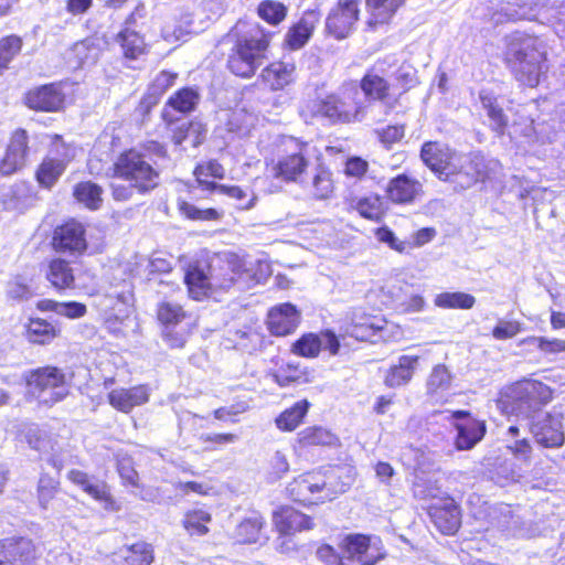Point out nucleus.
<instances>
[{
	"mask_svg": "<svg viewBox=\"0 0 565 565\" xmlns=\"http://www.w3.org/2000/svg\"><path fill=\"white\" fill-rule=\"evenodd\" d=\"M7 295L13 300H26L32 296L31 288L25 278L17 276L8 281Z\"/></svg>",
	"mask_w": 565,
	"mask_h": 565,
	"instance_id": "nucleus-62",
	"label": "nucleus"
},
{
	"mask_svg": "<svg viewBox=\"0 0 565 565\" xmlns=\"http://www.w3.org/2000/svg\"><path fill=\"white\" fill-rule=\"evenodd\" d=\"M274 523L281 534H292L313 526L312 520L291 507H282L274 513Z\"/></svg>",
	"mask_w": 565,
	"mask_h": 565,
	"instance_id": "nucleus-28",
	"label": "nucleus"
},
{
	"mask_svg": "<svg viewBox=\"0 0 565 565\" xmlns=\"http://www.w3.org/2000/svg\"><path fill=\"white\" fill-rule=\"evenodd\" d=\"M366 3L373 17L383 23L402 6V0H366Z\"/></svg>",
	"mask_w": 565,
	"mask_h": 565,
	"instance_id": "nucleus-55",
	"label": "nucleus"
},
{
	"mask_svg": "<svg viewBox=\"0 0 565 565\" xmlns=\"http://www.w3.org/2000/svg\"><path fill=\"white\" fill-rule=\"evenodd\" d=\"M322 342L318 334L307 333L292 344L291 351L303 358H316L322 349Z\"/></svg>",
	"mask_w": 565,
	"mask_h": 565,
	"instance_id": "nucleus-49",
	"label": "nucleus"
},
{
	"mask_svg": "<svg viewBox=\"0 0 565 565\" xmlns=\"http://www.w3.org/2000/svg\"><path fill=\"white\" fill-rule=\"evenodd\" d=\"M341 548L350 559L363 565H374L384 557L381 540L376 536L363 534L347 535L341 542Z\"/></svg>",
	"mask_w": 565,
	"mask_h": 565,
	"instance_id": "nucleus-13",
	"label": "nucleus"
},
{
	"mask_svg": "<svg viewBox=\"0 0 565 565\" xmlns=\"http://www.w3.org/2000/svg\"><path fill=\"white\" fill-rule=\"evenodd\" d=\"M255 117L253 114L245 111L244 109H235L231 113L227 127L231 131L238 134H246L254 126Z\"/></svg>",
	"mask_w": 565,
	"mask_h": 565,
	"instance_id": "nucleus-58",
	"label": "nucleus"
},
{
	"mask_svg": "<svg viewBox=\"0 0 565 565\" xmlns=\"http://www.w3.org/2000/svg\"><path fill=\"white\" fill-rule=\"evenodd\" d=\"M30 393L40 404L53 406L70 393L65 373L56 366H43L32 370L26 376Z\"/></svg>",
	"mask_w": 565,
	"mask_h": 565,
	"instance_id": "nucleus-6",
	"label": "nucleus"
},
{
	"mask_svg": "<svg viewBox=\"0 0 565 565\" xmlns=\"http://www.w3.org/2000/svg\"><path fill=\"white\" fill-rule=\"evenodd\" d=\"M302 446H333L338 438L329 429L320 426L307 427L298 434Z\"/></svg>",
	"mask_w": 565,
	"mask_h": 565,
	"instance_id": "nucleus-39",
	"label": "nucleus"
},
{
	"mask_svg": "<svg viewBox=\"0 0 565 565\" xmlns=\"http://www.w3.org/2000/svg\"><path fill=\"white\" fill-rule=\"evenodd\" d=\"M551 398L552 391L547 385L536 380L524 379L504 387L498 405L503 414L527 420Z\"/></svg>",
	"mask_w": 565,
	"mask_h": 565,
	"instance_id": "nucleus-3",
	"label": "nucleus"
},
{
	"mask_svg": "<svg viewBox=\"0 0 565 565\" xmlns=\"http://www.w3.org/2000/svg\"><path fill=\"white\" fill-rule=\"evenodd\" d=\"M263 519L258 515L242 521L236 527V539L241 543H254L258 540Z\"/></svg>",
	"mask_w": 565,
	"mask_h": 565,
	"instance_id": "nucleus-51",
	"label": "nucleus"
},
{
	"mask_svg": "<svg viewBox=\"0 0 565 565\" xmlns=\"http://www.w3.org/2000/svg\"><path fill=\"white\" fill-rule=\"evenodd\" d=\"M127 565H151L153 562V550L146 542H138L127 548L125 554Z\"/></svg>",
	"mask_w": 565,
	"mask_h": 565,
	"instance_id": "nucleus-50",
	"label": "nucleus"
},
{
	"mask_svg": "<svg viewBox=\"0 0 565 565\" xmlns=\"http://www.w3.org/2000/svg\"><path fill=\"white\" fill-rule=\"evenodd\" d=\"M451 417L461 420L455 424L458 431L456 438L457 449L469 450L483 438L486 434L484 422L472 418L466 411L454 412Z\"/></svg>",
	"mask_w": 565,
	"mask_h": 565,
	"instance_id": "nucleus-18",
	"label": "nucleus"
},
{
	"mask_svg": "<svg viewBox=\"0 0 565 565\" xmlns=\"http://www.w3.org/2000/svg\"><path fill=\"white\" fill-rule=\"evenodd\" d=\"M313 194L318 199H327L333 192L332 174L329 170L320 167L312 181Z\"/></svg>",
	"mask_w": 565,
	"mask_h": 565,
	"instance_id": "nucleus-57",
	"label": "nucleus"
},
{
	"mask_svg": "<svg viewBox=\"0 0 565 565\" xmlns=\"http://www.w3.org/2000/svg\"><path fill=\"white\" fill-rule=\"evenodd\" d=\"M363 92V99L383 100L387 96L388 85L386 81L376 74H366L359 85Z\"/></svg>",
	"mask_w": 565,
	"mask_h": 565,
	"instance_id": "nucleus-43",
	"label": "nucleus"
},
{
	"mask_svg": "<svg viewBox=\"0 0 565 565\" xmlns=\"http://www.w3.org/2000/svg\"><path fill=\"white\" fill-rule=\"evenodd\" d=\"M235 33L227 67L236 76L250 78L267 60L270 34L258 23L243 22L236 24Z\"/></svg>",
	"mask_w": 565,
	"mask_h": 565,
	"instance_id": "nucleus-2",
	"label": "nucleus"
},
{
	"mask_svg": "<svg viewBox=\"0 0 565 565\" xmlns=\"http://www.w3.org/2000/svg\"><path fill=\"white\" fill-rule=\"evenodd\" d=\"M521 12L515 11L514 13H510V17L514 20H536L542 23L551 22L555 33L559 38L565 39V3H562L558 7H545V9L541 11H535L533 7L525 8V6H521Z\"/></svg>",
	"mask_w": 565,
	"mask_h": 565,
	"instance_id": "nucleus-20",
	"label": "nucleus"
},
{
	"mask_svg": "<svg viewBox=\"0 0 565 565\" xmlns=\"http://www.w3.org/2000/svg\"><path fill=\"white\" fill-rule=\"evenodd\" d=\"M60 490V482L57 479L47 475H42L38 483V500L42 509L47 510L50 503L55 499Z\"/></svg>",
	"mask_w": 565,
	"mask_h": 565,
	"instance_id": "nucleus-54",
	"label": "nucleus"
},
{
	"mask_svg": "<svg viewBox=\"0 0 565 565\" xmlns=\"http://www.w3.org/2000/svg\"><path fill=\"white\" fill-rule=\"evenodd\" d=\"M178 206L180 212L189 220L216 221L221 217V213L215 209H199L186 201H179Z\"/></svg>",
	"mask_w": 565,
	"mask_h": 565,
	"instance_id": "nucleus-56",
	"label": "nucleus"
},
{
	"mask_svg": "<svg viewBox=\"0 0 565 565\" xmlns=\"http://www.w3.org/2000/svg\"><path fill=\"white\" fill-rule=\"evenodd\" d=\"M388 199L393 203L409 204L420 199L424 194L423 184L407 174L393 178L386 188Z\"/></svg>",
	"mask_w": 565,
	"mask_h": 565,
	"instance_id": "nucleus-21",
	"label": "nucleus"
},
{
	"mask_svg": "<svg viewBox=\"0 0 565 565\" xmlns=\"http://www.w3.org/2000/svg\"><path fill=\"white\" fill-rule=\"evenodd\" d=\"M564 415L554 407L546 413H537L527 419V427L536 444L544 448H558L565 443Z\"/></svg>",
	"mask_w": 565,
	"mask_h": 565,
	"instance_id": "nucleus-10",
	"label": "nucleus"
},
{
	"mask_svg": "<svg viewBox=\"0 0 565 565\" xmlns=\"http://www.w3.org/2000/svg\"><path fill=\"white\" fill-rule=\"evenodd\" d=\"M211 276H218L221 280H228V285L221 290H227L233 285L248 286L250 282H259L269 273V265L263 260H252L234 257L220 267L207 266ZM218 288H214L217 290Z\"/></svg>",
	"mask_w": 565,
	"mask_h": 565,
	"instance_id": "nucleus-8",
	"label": "nucleus"
},
{
	"mask_svg": "<svg viewBox=\"0 0 565 565\" xmlns=\"http://www.w3.org/2000/svg\"><path fill=\"white\" fill-rule=\"evenodd\" d=\"M449 149L450 148L444 143L428 141L423 145L420 157L425 164L438 174L447 156H449Z\"/></svg>",
	"mask_w": 565,
	"mask_h": 565,
	"instance_id": "nucleus-38",
	"label": "nucleus"
},
{
	"mask_svg": "<svg viewBox=\"0 0 565 565\" xmlns=\"http://www.w3.org/2000/svg\"><path fill=\"white\" fill-rule=\"evenodd\" d=\"M300 320V311L289 302L273 307L267 315L268 329L271 334L277 337L292 333L298 328Z\"/></svg>",
	"mask_w": 565,
	"mask_h": 565,
	"instance_id": "nucleus-19",
	"label": "nucleus"
},
{
	"mask_svg": "<svg viewBox=\"0 0 565 565\" xmlns=\"http://www.w3.org/2000/svg\"><path fill=\"white\" fill-rule=\"evenodd\" d=\"M22 40L17 35H9L0 40V75L8 68L10 62L20 53Z\"/></svg>",
	"mask_w": 565,
	"mask_h": 565,
	"instance_id": "nucleus-53",
	"label": "nucleus"
},
{
	"mask_svg": "<svg viewBox=\"0 0 565 565\" xmlns=\"http://www.w3.org/2000/svg\"><path fill=\"white\" fill-rule=\"evenodd\" d=\"M211 184L213 185V190H217L218 192L235 200L239 209L249 210L254 207L257 196L253 192L242 189L238 185Z\"/></svg>",
	"mask_w": 565,
	"mask_h": 565,
	"instance_id": "nucleus-46",
	"label": "nucleus"
},
{
	"mask_svg": "<svg viewBox=\"0 0 565 565\" xmlns=\"http://www.w3.org/2000/svg\"><path fill=\"white\" fill-rule=\"evenodd\" d=\"M451 381L452 376L449 370L445 365L438 364L427 379V391L429 394L445 392L450 387Z\"/></svg>",
	"mask_w": 565,
	"mask_h": 565,
	"instance_id": "nucleus-52",
	"label": "nucleus"
},
{
	"mask_svg": "<svg viewBox=\"0 0 565 565\" xmlns=\"http://www.w3.org/2000/svg\"><path fill=\"white\" fill-rule=\"evenodd\" d=\"M157 317L162 326L163 341L170 348H183L190 334L189 323L183 324L189 318L183 308L175 302L161 301L157 308Z\"/></svg>",
	"mask_w": 565,
	"mask_h": 565,
	"instance_id": "nucleus-9",
	"label": "nucleus"
},
{
	"mask_svg": "<svg viewBox=\"0 0 565 565\" xmlns=\"http://www.w3.org/2000/svg\"><path fill=\"white\" fill-rule=\"evenodd\" d=\"M67 479L81 487L93 499L103 503L105 509L118 510L105 482H94L86 472L77 469L68 471Z\"/></svg>",
	"mask_w": 565,
	"mask_h": 565,
	"instance_id": "nucleus-26",
	"label": "nucleus"
},
{
	"mask_svg": "<svg viewBox=\"0 0 565 565\" xmlns=\"http://www.w3.org/2000/svg\"><path fill=\"white\" fill-rule=\"evenodd\" d=\"M475 303L476 298L472 295L461 291L443 292L435 298V305L444 309H470Z\"/></svg>",
	"mask_w": 565,
	"mask_h": 565,
	"instance_id": "nucleus-44",
	"label": "nucleus"
},
{
	"mask_svg": "<svg viewBox=\"0 0 565 565\" xmlns=\"http://www.w3.org/2000/svg\"><path fill=\"white\" fill-rule=\"evenodd\" d=\"M194 174L200 184L204 185L206 190H213L212 182L205 181L203 177L223 178L224 168L216 161H209L206 164L196 167Z\"/></svg>",
	"mask_w": 565,
	"mask_h": 565,
	"instance_id": "nucleus-61",
	"label": "nucleus"
},
{
	"mask_svg": "<svg viewBox=\"0 0 565 565\" xmlns=\"http://www.w3.org/2000/svg\"><path fill=\"white\" fill-rule=\"evenodd\" d=\"M189 295L194 300H202L214 292V288H224L228 280L211 276V271L199 264L190 265L184 276Z\"/></svg>",
	"mask_w": 565,
	"mask_h": 565,
	"instance_id": "nucleus-16",
	"label": "nucleus"
},
{
	"mask_svg": "<svg viewBox=\"0 0 565 565\" xmlns=\"http://www.w3.org/2000/svg\"><path fill=\"white\" fill-rule=\"evenodd\" d=\"M317 113L333 122L361 121L366 114V104L356 82L344 83L337 93L317 104Z\"/></svg>",
	"mask_w": 565,
	"mask_h": 565,
	"instance_id": "nucleus-4",
	"label": "nucleus"
},
{
	"mask_svg": "<svg viewBox=\"0 0 565 565\" xmlns=\"http://www.w3.org/2000/svg\"><path fill=\"white\" fill-rule=\"evenodd\" d=\"M61 334L56 323L42 318H30L25 324V338L30 343L47 345Z\"/></svg>",
	"mask_w": 565,
	"mask_h": 565,
	"instance_id": "nucleus-32",
	"label": "nucleus"
},
{
	"mask_svg": "<svg viewBox=\"0 0 565 565\" xmlns=\"http://www.w3.org/2000/svg\"><path fill=\"white\" fill-rule=\"evenodd\" d=\"M356 210L365 218L377 220L383 214L382 200L379 195L360 199L356 203Z\"/></svg>",
	"mask_w": 565,
	"mask_h": 565,
	"instance_id": "nucleus-59",
	"label": "nucleus"
},
{
	"mask_svg": "<svg viewBox=\"0 0 565 565\" xmlns=\"http://www.w3.org/2000/svg\"><path fill=\"white\" fill-rule=\"evenodd\" d=\"M419 362L417 355H402L397 363L391 365L385 375L384 383L388 387L406 385L413 377Z\"/></svg>",
	"mask_w": 565,
	"mask_h": 565,
	"instance_id": "nucleus-33",
	"label": "nucleus"
},
{
	"mask_svg": "<svg viewBox=\"0 0 565 565\" xmlns=\"http://www.w3.org/2000/svg\"><path fill=\"white\" fill-rule=\"evenodd\" d=\"M102 188L93 182H81L74 188L75 199L90 210L99 209L102 200Z\"/></svg>",
	"mask_w": 565,
	"mask_h": 565,
	"instance_id": "nucleus-42",
	"label": "nucleus"
},
{
	"mask_svg": "<svg viewBox=\"0 0 565 565\" xmlns=\"http://www.w3.org/2000/svg\"><path fill=\"white\" fill-rule=\"evenodd\" d=\"M521 425H510L507 429V449L515 459L526 465L531 462L533 447L526 437L520 436Z\"/></svg>",
	"mask_w": 565,
	"mask_h": 565,
	"instance_id": "nucleus-35",
	"label": "nucleus"
},
{
	"mask_svg": "<svg viewBox=\"0 0 565 565\" xmlns=\"http://www.w3.org/2000/svg\"><path fill=\"white\" fill-rule=\"evenodd\" d=\"M319 21L320 14L317 11H306L299 22L287 32L286 44L292 50L301 49L310 39Z\"/></svg>",
	"mask_w": 565,
	"mask_h": 565,
	"instance_id": "nucleus-30",
	"label": "nucleus"
},
{
	"mask_svg": "<svg viewBox=\"0 0 565 565\" xmlns=\"http://www.w3.org/2000/svg\"><path fill=\"white\" fill-rule=\"evenodd\" d=\"M307 145L289 138L284 142V150L273 167V174L287 182H297L307 170Z\"/></svg>",
	"mask_w": 565,
	"mask_h": 565,
	"instance_id": "nucleus-11",
	"label": "nucleus"
},
{
	"mask_svg": "<svg viewBox=\"0 0 565 565\" xmlns=\"http://www.w3.org/2000/svg\"><path fill=\"white\" fill-rule=\"evenodd\" d=\"M0 553V565H15V563H30L36 557L35 546L31 540L7 539Z\"/></svg>",
	"mask_w": 565,
	"mask_h": 565,
	"instance_id": "nucleus-27",
	"label": "nucleus"
},
{
	"mask_svg": "<svg viewBox=\"0 0 565 565\" xmlns=\"http://www.w3.org/2000/svg\"><path fill=\"white\" fill-rule=\"evenodd\" d=\"M211 514L204 510L189 511L183 520V525L190 535H205L209 532L207 523L211 522Z\"/></svg>",
	"mask_w": 565,
	"mask_h": 565,
	"instance_id": "nucleus-48",
	"label": "nucleus"
},
{
	"mask_svg": "<svg viewBox=\"0 0 565 565\" xmlns=\"http://www.w3.org/2000/svg\"><path fill=\"white\" fill-rule=\"evenodd\" d=\"M287 7L275 0H264L257 7L258 17L270 25H278L287 15Z\"/></svg>",
	"mask_w": 565,
	"mask_h": 565,
	"instance_id": "nucleus-47",
	"label": "nucleus"
},
{
	"mask_svg": "<svg viewBox=\"0 0 565 565\" xmlns=\"http://www.w3.org/2000/svg\"><path fill=\"white\" fill-rule=\"evenodd\" d=\"M46 278L58 290L74 287L73 268L66 260L61 258L53 259L49 264Z\"/></svg>",
	"mask_w": 565,
	"mask_h": 565,
	"instance_id": "nucleus-36",
	"label": "nucleus"
},
{
	"mask_svg": "<svg viewBox=\"0 0 565 565\" xmlns=\"http://www.w3.org/2000/svg\"><path fill=\"white\" fill-rule=\"evenodd\" d=\"M84 227L81 223L68 222L54 232L53 246L62 253H82L86 248Z\"/></svg>",
	"mask_w": 565,
	"mask_h": 565,
	"instance_id": "nucleus-23",
	"label": "nucleus"
},
{
	"mask_svg": "<svg viewBox=\"0 0 565 565\" xmlns=\"http://www.w3.org/2000/svg\"><path fill=\"white\" fill-rule=\"evenodd\" d=\"M431 516L444 534H454L460 526V512L454 502L447 503L445 508H436Z\"/></svg>",
	"mask_w": 565,
	"mask_h": 565,
	"instance_id": "nucleus-37",
	"label": "nucleus"
},
{
	"mask_svg": "<svg viewBox=\"0 0 565 565\" xmlns=\"http://www.w3.org/2000/svg\"><path fill=\"white\" fill-rule=\"evenodd\" d=\"M358 19L356 0H339L327 18V32L338 40L345 39L352 32Z\"/></svg>",
	"mask_w": 565,
	"mask_h": 565,
	"instance_id": "nucleus-15",
	"label": "nucleus"
},
{
	"mask_svg": "<svg viewBox=\"0 0 565 565\" xmlns=\"http://www.w3.org/2000/svg\"><path fill=\"white\" fill-rule=\"evenodd\" d=\"M507 62L515 78L529 87H535L547 71V45L539 36L515 32L510 35Z\"/></svg>",
	"mask_w": 565,
	"mask_h": 565,
	"instance_id": "nucleus-1",
	"label": "nucleus"
},
{
	"mask_svg": "<svg viewBox=\"0 0 565 565\" xmlns=\"http://www.w3.org/2000/svg\"><path fill=\"white\" fill-rule=\"evenodd\" d=\"M115 177L128 181L139 193H148L159 184V172L143 157L129 150L121 153L114 164Z\"/></svg>",
	"mask_w": 565,
	"mask_h": 565,
	"instance_id": "nucleus-7",
	"label": "nucleus"
},
{
	"mask_svg": "<svg viewBox=\"0 0 565 565\" xmlns=\"http://www.w3.org/2000/svg\"><path fill=\"white\" fill-rule=\"evenodd\" d=\"M199 93L190 87L182 88L172 95L167 103V106L173 108L179 113H190L194 110L199 103Z\"/></svg>",
	"mask_w": 565,
	"mask_h": 565,
	"instance_id": "nucleus-45",
	"label": "nucleus"
},
{
	"mask_svg": "<svg viewBox=\"0 0 565 565\" xmlns=\"http://www.w3.org/2000/svg\"><path fill=\"white\" fill-rule=\"evenodd\" d=\"M527 342L535 343L537 348L546 354L565 352V340L532 337L527 339Z\"/></svg>",
	"mask_w": 565,
	"mask_h": 565,
	"instance_id": "nucleus-64",
	"label": "nucleus"
},
{
	"mask_svg": "<svg viewBox=\"0 0 565 565\" xmlns=\"http://www.w3.org/2000/svg\"><path fill=\"white\" fill-rule=\"evenodd\" d=\"M100 52V39L86 38L72 46L68 52V63L74 68L93 65L98 60Z\"/></svg>",
	"mask_w": 565,
	"mask_h": 565,
	"instance_id": "nucleus-31",
	"label": "nucleus"
},
{
	"mask_svg": "<svg viewBox=\"0 0 565 565\" xmlns=\"http://www.w3.org/2000/svg\"><path fill=\"white\" fill-rule=\"evenodd\" d=\"M480 100L483 108L487 110L489 119L491 120V127L499 135H502L508 121L502 108L498 106L495 97L490 93L482 90L480 93Z\"/></svg>",
	"mask_w": 565,
	"mask_h": 565,
	"instance_id": "nucleus-41",
	"label": "nucleus"
},
{
	"mask_svg": "<svg viewBox=\"0 0 565 565\" xmlns=\"http://www.w3.org/2000/svg\"><path fill=\"white\" fill-rule=\"evenodd\" d=\"M52 152L57 158L45 159L36 172L39 182L46 188L52 186L64 172L66 164L75 157V148L65 145L60 136H54Z\"/></svg>",
	"mask_w": 565,
	"mask_h": 565,
	"instance_id": "nucleus-14",
	"label": "nucleus"
},
{
	"mask_svg": "<svg viewBox=\"0 0 565 565\" xmlns=\"http://www.w3.org/2000/svg\"><path fill=\"white\" fill-rule=\"evenodd\" d=\"M65 95L58 84H49L30 90L26 94V105L35 110L56 111L64 104Z\"/></svg>",
	"mask_w": 565,
	"mask_h": 565,
	"instance_id": "nucleus-22",
	"label": "nucleus"
},
{
	"mask_svg": "<svg viewBox=\"0 0 565 565\" xmlns=\"http://www.w3.org/2000/svg\"><path fill=\"white\" fill-rule=\"evenodd\" d=\"M395 326L382 317H364L354 320L347 329V333L359 341L377 342L388 341L392 338Z\"/></svg>",
	"mask_w": 565,
	"mask_h": 565,
	"instance_id": "nucleus-17",
	"label": "nucleus"
},
{
	"mask_svg": "<svg viewBox=\"0 0 565 565\" xmlns=\"http://www.w3.org/2000/svg\"><path fill=\"white\" fill-rule=\"evenodd\" d=\"M28 154V135L24 129L15 130L10 139L4 158L0 163L2 174H12L25 164Z\"/></svg>",
	"mask_w": 565,
	"mask_h": 565,
	"instance_id": "nucleus-24",
	"label": "nucleus"
},
{
	"mask_svg": "<svg viewBox=\"0 0 565 565\" xmlns=\"http://www.w3.org/2000/svg\"><path fill=\"white\" fill-rule=\"evenodd\" d=\"M295 65L287 62H274L262 71V79L271 89H281L292 82Z\"/></svg>",
	"mask_w": 565,
	"mask_h": 565,
	"instance_id": "nucleus-34",
	"label": "nucleus"
},
{
	"mask_svg": "<svg viewBox=\"0 0 565 565\" xmlns=\"http://www.w3.org/2000/svg\"><path fill=\"white\" fill-rule=\"evenodd\" d=\"M287 490L295 501L310 504L331 500L335 493L329 478L321 472H307L295 478Z\"/></svg>",
	"mask_w": 565,
	"mask_h": 565,
	"instance_id": "nucleus-12",
	"label": "nucleus"
},
{
	"mask_svg": "<svg viewBox=\"0 0 565 565\" xmlns=\"http://www.w3.org/2000/svg\"><path fill=\"white\" fill-rule=\"evenodd\" d=\"M274 379L275 382L282 387L288 386L291 383L305 382L307 380L302 370H300L298 365H294L291 363H288L286 366H281L274 374Z\"/></svg>",
	"mask_w": 565,
	"mask_h": 565,
	"instance_id": "nucleus-60",
	"label": "nucleus"
},
{
	"mask_svg": "<svg viewBox=\"0 0 565 565\" xmlns=\"http://www.w3.org/2000/svg\"><path fill=\"white\" fill-rule=\"evenodd\" d=\"M135 22V14L131 13L125 21V26L117 34L116 42L122 49L124 56L130 60H136L143 55L147 50L143 38L131 28Z\"/></svg>",
	"mask_w": 565,
	"mask_h": 565,
	"instance_id": "nucleus-29",
	"label": "nucleus"
},
{
	"mask_svg": "<svg viewBox=\"0 0 565 565\" xmlns=\"http://www.w3.org/2000/svg\"><path fill=\"white\" fill-rule=\"evenodd\" d=\"M309 409L307 399L299 401L290 408L282 412L276 419L277 427L281 430L291 431L298 427Z\"/></svg>",
	"mask_w": 565,
	"mask_h": 565,
	"instance_id": "nucleus-40",
	"label": "nucleus"
},
{
	"mask_svg": "<svg viewBox=\"0 0 565 565\" xmlns=\"http://www.w3.org/2000/svg\"><path fill=\"white\" fill-rule=\"evenodd\" d=\"M177 77V73L161 71L149 86L150 94L154 97L161 96L174 84Z\"/></svg>",
	"mask_w": 565,
	"mask_h": 565,
	"instance_id": "nucleus-63",
	"label": "nucleus"
},
{
	"mask_svg": "<svg viewBox=\"0 0 565 565\" xmlns=\"http://www.w3.org/2000/svg\"><path fill=\"white\" fill-rule=\"evenodd\" d=\"M150 390L146 385L129 388H115L108 394L109 404L117 411L130 413L134 407L141 406L149 401Z\"/></svg>",
	"mask_w": 565,
	"mask_h": 565,
	"instance_id": "nucleus-25",
	"label": "nucleus"
},
{
	"mask_svg": "<svg viewBox=\"0 0 565 565\" xmlns=\"http://www.w3.org/2000/svg\"><path fill=\"white\" fill-rule=\"evenodd\" d=\"M437 177L455 183L456 189L465 190L479 180L488 178L484 159L477 154L461 153L449 149V156L443 163Z\"/></svg>",
	"mask_w": 565,
	"mask_h": 565,
	"instance_id": "nucleus-5",
	"label": "nucleus"
}]
</instances>
